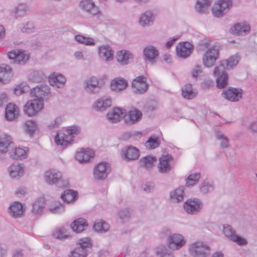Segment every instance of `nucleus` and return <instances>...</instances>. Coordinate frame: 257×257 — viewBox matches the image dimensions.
<instances>
[{
	"instance_id": "f257e3e1",
	"label": "nucleus",
	"mask_w": 257,
	"mask_h": 257,
	"mask_svg": "<svg viewBox=\"0 0 257 257\" xmlns=\"http://www.w3.org/2000/svg\"><path fill=\"white\" fill-rule=\"evenodd\" d=\"M80 133V128L77 126H71L64 131L57 133L55 137V142L58 146H61L63 148L70 145L73 141L74 135H77Z\"/></svg>"
},
{
	"instance_id": "f03ea898",
	"label": "nucleus",
	"mask_w": 257,
	"mask_h": 257,
	"mask_svg": "<svg viewBox=\"0 0 257 257\" xmlns=\"http://www.w3.org/2000/svg\"><path fill=\"white\" fill-rule=\"evenodd\" d=\"M78 244V246L71 251L70 257H86L88 248L92 246L91 240L89 237L79 239Z\"/></svg>"
},
{
	"instance_id": "7ed1b4c3",
	"label": "nucleus",
	"mask_w": 257,
	"mask_h": 257,
	"mask_svg": "<svg viewBox=\"0 0 257 257\" xmlns=\"http://www.w3.org/2000/svg\"><path fill=\"white\" fill-rule=\"evenodd\" d=\"M209 247L202 242H195L189 246V252L193 257H207L209 254Z\"/></svg>"
},
{
	"instance_id": "20e7f679",
	"label": "nucleus",
	"mask_w": 257,
	"mask_h": 257,
	"mask_svg": "<svg viewBox=\"0 0 257 257\" xmlns=\"http://www.w3.org/2000/svg\"><path fill=\"white\" fill-rule=\"evenodd\" d=\"M43 106L42 99H34L27 102L24 106V111L29 116H33L41 111Z\"/></svg>"
},
{
	"instance_id": "39448f33",
	"label": "nucleus",
	"mask_w": 257,
	"mask_h": 257,
	"mask_svg": "<svg viewBox=\"0 0 257 257\" xmlns=\"http://www.w3.org/2000/svg\"><path fill=\"white\" fill-rule=\"evenodd\" d=\"M10 59L13 60L14 63L24 65L29 59V54L25 50L21 49L14 50L8 54Z\"/></svg>"
},
{
	"instance_id": "423d86ee",
	"label": "nucleus",
	"mask_w": 257,
	"mask_h": 257,
	"mask_svg": "<svg viewBox=\"0 0 257 257\" xmlns=\"http://www.w3.org/2000/svg\"><path fill=\"white\" fill-rule=\"evenodd\" d=\"M111 171L110 165L106 162H101L96 166L93 170V176L95 179H105Z\"/></svg>"
},
{
	"instance_id": "0eeeda50",
	"label": "nucleus",
	"mask_w": 257,
	"mask_h": 257,
	"mask_svg": "<svg viewBox=\"0 0 257 257\" xmlns=\"http://www.w3.org/2000/svg\"><path fill=\"white\" fill-rule=\"evenodd\" d=\"M232 4L231 0H219L212 7V13L216 17H222L229 11Z\"/></svg>"
},
{
	"instance_id": "6e6552de",
	"label": "nucleus",
	"mask_w": 257,
	"mask_h": 257,
	"mask_svg": "<svg viewBox=\"0 0 257 257\" xmlns=\"http://www.w3.org/2000/svg\"><path fill=\"white\" fill-rule=\"evenodd\" d=\"M79 8L90 16H94L100 14L99 8L92 0H82L79 4Z\"/></svg>"
},
{
	"instance_id": "1a4fd4ad",
	"label": "nucleus",
	"mask_w": 257,
	"mask_h": 257,
	"mask_svg": "<svg viewBox=\"0 0 257 257\" xmlns=\"http://www.w3.org/2000/svg\"><path fill=\"white\" fill-rule=\"evenodd\" d=\"M203 205L199 199H190L184 204V209L188 214H196L201 211Z\"/></svg>"
},
{
	"instance_id": "9d476101",
	"label": "nucleus",
	"mask_w": 257,
	"mask_h": 257,
	"mask_svg": "<svg viewBox=\"0 0 257 257\" xmlns=\"http://www.w3.org/2000/svg\"><path fill=\"white\" fill-rule=\"evenodd\" d=\"M214 75L216 77L217 86L219 88L224 87L228 82V76L225 72V67L222 65L216 66L213 71Z\"/></svg>"
},
{
	"instance_id": "9b49d317",
	"label": "nucleus",
	"mask_w": 257,
	"mask_h": 257,
	"mask_svg": "<svg viewBox=\"0 0 257 257\" xmlns=\"http://www.w3.org/2000/svg\"><path fill=\"white\" fill-rule=\"evenodd\" d=\"M242 94L243 90L241 88L229 87L223 90L222 95L224 98L230 101L236 102L241 99Z\"/></svg>"
},
{
	"instance_id": "f8f14e48",
	"label": "nucleus",
	"mask_w": 257,
	"mask_h": 257,
	"mask_svg": "<svg viewBox=\"0 0 257 257\" xmlns=\"http://www.w3.org/2000/svg\"><path fill=\"white\" fill-rule=\"evenodd\" d=\"M219 51L214 47L209 48L204 54L203 62L204 65L207 67H210L214 65L218 58Z\"/></svg>"
},
{
	"instance_id": "ddd939ff",
	"label": "nucleus",
	"mask_w": 257,
	"mask_h": 257,
	"mask_svg": "<svg viewBox=\"0 0 257 257\" xmlns=\"http://www.w3.org/2000/svg\"><path fill=\"white\" fill-rule=\"evenodd\" d=\"M186 242V241L183 236L180 234H173L168 238V247L173 250L180 249Z\"/></svg>"
},
{
	"instance_id": "4468645a",
	"label": "nucleus",
	"mask_w": 257,
	"mask_h": 257,
	"mask_svg": "<svg viewBox=\"0 0 257 257\" xmlns=\"http://www.w3.org/2000/svg\"><path fill=\"white\" fill-rule=\"evenodd\" d=\"M147 78L144 76H139L132 82V87L134 92L137 94H143L148 88Z\"/></svg>"
},
{
	"instance_id": "2eb2a0df",
	"label": "nucleus",
	"mask_w": 257,
	"mask_h": 257,
	"mask_svg": "<svg viewBox=\"0 0 257 257\" xmlns=\"http://www.w3.org/2000/svg\"><path fill=\"white\" fill-rule=\"evenodd\" d=\"M44 178L49 185L58 184L62 180V175L56 169H50L45 172Z\"/></svg>"
},
{
	"instance_id": "dca6fc26",
	"label": "nucleus",
	"mask_w": 257,
	"mask_h": 257,
	"mask_svg": "<svg viewBox=\"0 0 257 257\" xmlns=\"http://www.w3.org/2000/svg\"><path fill=\"white\" fill-rule=\"evenodd\" d=\"M193 49V45L189 42L180 43L176 46V54L180 58H186L192 53Z\"/></svg>"
},
{
	"instance_id": "f3484780",
	"label": "nucleus",
	"mask_w": 257,
	"mask_h": 257,
	"mask_svg": "<svg viewBox=\"0 0 257 257\" xmlns=\"http://www.w3.org/2000/svg\"><path fill=\"white\" fill-rule=\"evenodd\" d=\"M223 232L227 237L239 245H244L246 243L245 239L237 235L229 225H223Z\"/></svg>"
},
{
	"instance_id": "a211bd4d",
	"label": "nucleus",
	"mask_w": 257,
	"mask_h": 257,
	"mask_svg": "<svg viewBox=\"0 0 257 257\" xmlns=\"http://www.w3.org/2000/svg\"><path fill=\"white\" fill-rule=\"evenodd\" d=\"M122 157L126 161L137 160L140 156V151L135 147L127 146L121 151Z\"/></svg>"
},
{
	"instance_id": "6ab92c4d",
	"label": "nucleus",
	"mask_w": 257,
	"mask_h": 257,
	"mask_svg": "<svg viewBox=\"0 0 257 257\" xmlns=\"http://www.w3.org/2000/svg\"><path fill=\"white\" fill-rule=\"evenodd\" d=\"M84 88L85 91L90 93H96L99 91V81L97 78L91 77L84 82Z\"/></svg>"
},
{
	"instance_id": "aec40b11",
	"label": "nucleus",
	"mask_w": 257,
	"mask_h": 257,
	"mask_svg": "<svg viewBox=\"0 0 257 257\" xmlns=\"http://www.w3.org/2000/svg\"><path fill=\"white\" fill-rule=\"evenodd\" d=\"M172 156L169 155L163 156L160 158L158 168L161 173H167L171 169L170 162L172 160Z\"/></svg>"
},
{
	"instance_id": "412c9836",
	"label": "nucleus",
	"mask_w": 257,
	"mask_h": 257,
	"mask_svg": "<svg viewBox=\"0 0 257 257\" xmlns=\"http://www.w3.org/2000/svg\"><path fill=\"white\" fill-rule=\"evenodd\" d=\"M143 53L145 60L151 64H154L155 62L156 58L159 56L158 49L153 46H148L145 48Z\"/></svg>"
},
{
	"instance_id": "4be33fe9",
	"label": "nucleus",
	"mask_w": 257,
	"mask_h": 257,
	"mask_svg": "<svg viewBox=\"0 0 257 257\" xmlns=\"http://www.w3.org/2000/svg\"><path fill=\"white\" fill-rule=\"evenodd\" d=\"M125 114V110L115 107L107 113V117L110 121L114 123L119 121Z\"/></svg>"
},
{
	"instance_id": "5701e85b",
	"label": "nucleus",
	"mask_w": 257,
	"mask_h": 257,
	"mask_svg": "<svg viewBox=\"0 0 257 257\" xmlns=\"http://www.w3.org/2000/svg\"><path fill=\"white\" fill-rule=\"evenodd\" d=\"M19 111V108L16 105L10 103L6 108L5 117L9 121H13L18 117Z\"/></svg>"
},
{
	"instance_id": "b1692460",
	"label": "nucleus",
	"mask_w": 257,
	"mask_h": 257,
	"mask_svg": "<svg viewBox=\"0 0 257 257\" xmlns=\"http://www.w3.org/2000/svg\"><path fill=\"white\" fill-rule=\"evenodd\" d=\"M8 170L12 178L19 179L24 174L25 167L23 164H13L9 168Z\"/></svg>"
},
{
	"instance_id": "393cba45",
	"label": "nucleus",
	"mask_w": 257,
	"mask_h": 257,
	"mask_svg": "<svg viewBox=\"0 0 257 257\" xmlns=\"http://www.w3.org/2000/svg\"><path fill=\"white\" fill-rule=\"evenodd\" d=\"M93 156V152L89 149H81L80 151L77 152L75 158L79 163H85L88 162Z\"/></svg>"
},
{
	"instance_id": "a878e982",
	"label": "nucleus",
	"mask_w": 257,
	"mask_h": 257,
	"mask_svg": "<svg viewBox=\"0 0 257 257\" xmlns=\"http://www.w3.org/2000/svg\"><path fill=\"white\" fill-rule=\"evenodd\" d=\"M50 93V88L48 85H41L32 89L31 91L32 96L36 97V99H42L43 97Z\"/></svg>"
},
{
	"instance_id": "bb28decb",
	"label": "nucleus",
	"mask_w": 257,
	"mask_h": 257,
	"mask_svg": "<svg viewBox=\"0 0 257 257\" xmlns=\"http://www.w3.org/2000/svg\"><path fill=\"white\" fill-rule=\"evenodd\" d=\"M49 82L52 86L62 88L65 84L66 78L61 74L54 73L49 77Z\"/></svg>"
},
{
	"instance_id": "cd10ccee",
	"label": "nucleus",
	"mask_w": 257,
	"mask_h": 257,
	"mask_svg": "<svg viewBox=\"0 0 257 257\" xmlns=\"http://www.w3.org/2000/svg\"><path fill=\"white\" fill-rule=\"evenodd\" d=\"M12 68L7 64L0 65V82L5 83L13 77Z\"/></svg>"
},
{
	"instance_id": "c85d7f7f",
	"label": "nucleus",
	"mask_w": 257,
	"mask_h": 257,
	"mask_svg": "<svg viewBox=\"0 0 257 257\" xmlns=\"http://www.w3.org/2000/svg\"><path fill=\"white\" fill-rule=\"evenodd\" d=\"M88 226V223L85 219L79 218L74 220L70 225L72 230L77 233H80L85 230Z\"/></svg>"
},
{
	"instance_id": "c756f323",
	"label": "nucleus",
	"mask_w": 257,
	"mask_h": 257,
	"mask_svg": "<svg viewBox=\"0 0 257 257\" xmlns=\"http://www.w3.org/2000/svg\"><path fill=\"white\" fill-rule=\"evenodd\" d=\"M98 52L100 57L105 61H109L113 59V52L108 45L101 46L98 49Z\"/></svg>"
},
{
	"instance_id": "7c9ffc66",
	"label": "nucleus",
	"mask_w": 257,
	"mask_h": 257,
	"mask_svg": "<svg viewBox=\"0 0 257 257\" xmlns=\"http://www.w3.org/2000/svg\"><path fill=\"white\" fill-rule=\"evenodd\" d=\"M24 211L22 204L19 202H15L9 208L10 215L15 218L21 217Z\"/></svg>"
},
{
	"instance_id": "2f4dec72",
	"label": "nucleus",
	"mask_w": 257,
	"mask_h": 257,
	"mask_svg": "<svg viewBox=\"0 0 257 257\" xmlns=\"http://www.w3.org/2000/svg\"><path fill=\"white\" fill-rule=\"evenodd\" d=\"M127 85V82L125 79L117 78L112 80L110 87L113 91L119 92L125 89Z\"/></svg>"
},
{
	"instance_id": "473e14b6",
	"label": "nucleus",
	"mask_w": 257,
	"mask_h": 257,
	"mask_svg": "<svg viewBox=\"0 0 257 257\" xmlns=\"http://www.w3.org/2000/svg\"><path fill=\"white\" fill-rule=\"evenodd\" d=\"M133 58L131 53L126 50H121L116 54V59L121 65H125L129 63L130 60Z\"/></svg>"
},
{
	"instance_id": "72a5a7b5",
	"label": "nucleus",
	"mask_w": 257,
	"mask_h": 257,
	"mask_svg": "<svg viewBox=\"0 0 257 257\" xmlns=\"http://www.w3.org/2000/svg\"><path fill=\"white\" fill-rule=\"evenodd\" d=\"M231 30L234 35L243 36L249 33L250 27L248 25L239 23L235 25Z\"/></svg>"
},
{
	"instance_id": "f704fd0d",
	"label": "nucleus",
	"mask_w": 257,
	"mask_h": 257,
	"mask_svg": "<svg viewBox=\"0 0 257 257\" xmlns=\"http://www.w3.org/2000/svg\"><path fill=\"white\" fill-rule=\"evenodd\" d=\"M53 236L60 240H65L71 237L68 229L64 226L56 229L53 233Z\"/></svg>"
},
{
	"instance_id": "c9c22d12",
	"label": "nucleus",
	"mask_w": 257,
	"mask_h": 257,
	"mask_svg": "<svg viewBox=\"0 0 257 257\" xmlns=\"http://www.w3.org/2000/svg\"><path fill=\"white\" fill-rule=\"evenodd\" d=\"M184 192L182 187H179L170 193V199L173 202L179 203L184 199Z\"/></svg>"
},
{
	"instance_id": "e433bc0d",
	"label": "nucleus",
	"mask_w": 257,
	"mask_h": 257,
	"mask_svg": "<svg viewBox=\"0 0 257 257\" xmlns=\"http://www.w3.org/2000/svg\"><path fill=\"white\" fill-rule=\"evenodd\" d=\"M154 22V16L151 11H146L140 18L139 22L143 27L149 26Z\"/></svg>"
},
{
	"instance_id": "4c0bfd02",
	"label": "nucleus",
	"mask_w": 257,
	"mask_h": 257,
	"mask_svg": "<svg viewBox=\"0 0 257 257\" xmlns=\"http://www.w3.org/2000/svg\"><path fill=\"white\" fill-rule=\"evenodd\" d=\"M111 105L110 98L103 97L97 100L94 105L95 108L97 110H103Z\"/></svg>"
},
{
	"instance_id": "58836bf2",
	"label": "nucleus",
	"mask_w": 257,
	"mask_h": 257,
	"mask_svg": "<svg viewBox=\"0 0 257 257\" xmlns=\"http://www.w3.org/2000/svg\"><path fill=\"white\" fill-rule=\"evenodd\" d=\"M239 62V57L237 55L230 56L227 60H223L219 65L225 67V69L230 70L236 65Z\"/></svg>"
},
{
	"instance_id": "ea45409f",
	"label": "nucleus",
	"mask_w": 257,
	"mask_h": 257,
	"mask_svg": "<svg viewBox=\"0 0 257 257\" xmlns=\"http://www.w3.org/2000/svg\"><path fill=\"white\" fill-rule=\"evenodd\" d=\"M45 208V202L42 198L37 199L33 204L32 212L34 215H40L42 214Z\"/></svg>"
},
{
	"instance_id": "a19ab883",
	"label": "nucleus",
	"mask_w": 257,
	"mask_h": 257,
	"mask_svg": "<svg viewBox=\"0 0 257 257\" xmlns=\"http://www.w3.org/2000/svg\"><path fill=\"white\" fill-rule=\"evenodd\" d=\"M182 95L185 99H191L196 96L197 93L193 91L191 84H187L182 87Z\"/></svg>"
},
{
	"instance_id": "79ce46f5",
	"label": "nucleus",
	"mask_w": 257,
	"mask_h": 257,
	"mask_svg": "<svg viewBox=\"0 0 257 257\" xmlns=\"http://www.w3.org/2000/svg\"><path fill=\"white\" fill-rule=\"evenodd\" d=\"M156 159L151 156H146L140 159L139 161L140 165L147 169H150L153 168L154 163L156 162Z\"/></svg>"
},
{
	"instance_id": "37998d69",
	"label": "nucleus",
	"mask_w": 257,
	"mask_h": 257,
	"mask_svg": "<svg viewBox=\"0 0 257 257\" xmlns=\"http://www.w3.org/2000/svg\"><path fill=\"white\" fill-rule=\"evenodd\" d=\"M78 193L76 191L69 189L65 190L61 195V199L64 202L70 203L74 201L77 197Z\"/></svg>"
},
{
	"instance_id": "c03bdc74",
	"label": "nucleus",
	"mask_w": 257,
	"mask_h": 257,
	"mask_svg": "<svg viewBox=\"0 0 257 257\" xmlns=\"http://www.w3.org/2000/svg\"><path fill=\"white\" fill-rule=\"evenodd\" d=\"M209 0H198L195 6V9L199 13H205L210 6Z\"/></svg>"
},
{
	"instance_id": "a18cd8bd",
	"label": "nucleus",
	"mask_w": 257,
	"mask_h": 257,
	"mask_svg": "<svg viewBox=\"0 0 257 257\" xmlns=\"http://www.w3.org/2000/svg\"><path fill=\"white\" fill-rule=\"evenodd\" d=\"M128 116L130 121L132 123H135L141 120L142 113L140 110L134 108L129 111Z\"/></svg>"
},
{
	"instance_id": "49530a36",
	"label": "nucleus",
	"mask_w": 257,
	"mask_h": 257,
	"mask_svg": "<svg viewBox=\"0 0 257 257\" xmlns=\"http://www.w3.org/2000/svg\"><path fill=\"white\" fill-rule=\"evenodd\" d=\"M11 143H12V139L10 136L0 137V153L7 152Z\"/></svg>"
},
{
	"instance_id": "de8ad7c7",
	"label": "nucleus",
	"mask_w": 257,
	"mask_h": 257,
	"mask_svg": "<svg viewBox=\"0 0 257 257\" xmlns=\"http://www.w3.org/2000/svg\"><path fill=\"white\" fill-rule=\"evenodd\" d=\"M94 230L98 232H106L108 230L109 225L105 221L100 220L96 221L93 225Z\"/></svg>"
},
{
	"instance_id": "09e8293b",
	"label": "nucleus",
	"mask_w": 257,
	"mask_h": 257,
	"mask_svg": "<svg viewBox=\"0 0 257 257\" xmlns=\"http://www.w3.org/2000/svg\"><path fill=\"white\" fill-rule=\"evenodd\" d=\"M215 137L217 140L220 142V147L222 149L228 148L229 145L228 139L221 132H216L215 133Z\"/></svg>"
},
{
	"instance_id": "8fccbe9b",
	"label": "nucleus",
	"mask_w": 257,
	"mask_h": 257,
	"mask_svg": "<svg viewBox=\"0 0 257 257\" xmlns=\"http://www.w3.org/2000/svg\"><path fill=\"white\" fill-rule=\"evenodd\" d=\"M201 177L200 173L191 174L186 179V185L187 186H193L197 184Z\"/></svg>"
},
{
	"instance_id": "3c124183",
	"label": "nucleus",
	"mask_w": 257,
	"mask_h": 257,
	"mask_svg": "<svg viewBox=\"0 0 257 257\" xmlns=\"http://www.w3.org/2000/svg\"><path fill=\"white\" fill-rule=\"evenodd\" d=\"M46 78V76L43 72L38 71L32 72L29 76L31 81L36 82H40L45 79Z\"/></svg>"
},
{
	"instance_id": "603ef678",
	"label": "nucleus",
	"mask_w": 257,
	"mask_h": 257,
	"mask_svg": "<svg viewBox=\"0 0 257 257\" xmlns=\"http://www.w3.org/2000/svg\"><path fill=\"white\" fill-rule=\"evenodd\" d=\"M27 154L26 150L21 148H17L15 151L11 154V157L14 159H23L27 157Z\"/></svg>"
},
{
	"instance_id": "864d4df0",
	"label": "nucleus",
	"mask_w": 257,
	"mask_h": 257,
	"mask_svg": "<svg viewBox=\"0 0 257 257\" xmlns=\"http://www.w3.org/2000/svg\"><path fill=\"white\" fill-rule=\"evenodd\" d=\"M75 40L78 43L85 45L94 46L95 43L94 40L89 37H86L82 35H77L75 36Z\"/></svg>"
},
{
	"instance_id": "5fc2aeb1",
	"label": "nucleus",
	"mask_w": 257,
	"mask_h": 257,
	"mask_svg": "<svg viewBox=\"0 0 257 257\" xmlns=\"http://www.w3.org/2000/svg\"><path fill=\"white\" fill-rule=\"evenodd\" d=\"M159 145L160 141L158 138L155 136L150 137L145 143L146 147L149 149L156 148L159 147Z\"/></svg>"
},
{
	"instance_id": "6e6d98bb",
	"label": "nucleus",
	"mask_w": 257,
	"mask_h": 257,
	"mask_svg": "<svg viewBox=\"0 0 257 257\" xmlns=\"http://www.w3.org/2000/svg\"><path fill=\"white\" fill-rule=\"evenodd\" d=\"M25 132L30 135H32L37 128L36 122L33 120H28L24 124Z\"/></svg>"
},
{
	"instance_id": "4d7b16f0",
	"label": "nucleus",
	"mask_w": 257,
	"mask_h": 257,
	"mask_svg": "<svg viewBox=\"0 0 257 257\" xmlns=\"http://www.w3.org/2000/svg\"><path fill=\"white\" fill-rule=\"evenodd\" d=\"M29 9L28 6L21 4L19 5L15 9V14L17 17L24 16L28 12Z\"/></svg>"
},
{
	"instance_id": "13d9d810",
	"label": "nucleus",
	"mask_w": 257,
	"mask_h": 257,
	"mask_svg": "<svg viewBox=\"0 0 257 257\" xmlns=\"http://www.w3.org/2000/svg\"><path fill=\"white\" fill-rule=\"evenodd\" d=\"M214 190V186L212 184L204 181L201 184L200 187V191L203 193H207L213 191Z\"/></svg>"
},
{
	"instance_id": "bf43d9fd",
	"label": "nucleus",
	"mask_w": 257,
	"mask_h": 257,
	"mask_svg": "<svg viewBox=\"0 0 257 257\" xmlns=\"http://www.w3.org/2000/svg\"><path fill=\"white\" fill-rule=\"evenodd\" d=\"M34 25L32 22H27L22 28V31L23 33H31L33 32Z\"/></svg>"
},
{
	"instance_id": "052dcab7",
	"label": "nucleus",
	"mask_w": 257,
	"mask_h": 257,
	"mask_svg": "<svg viewBox=\"0 0 257 257\" xmlns=\"http://www.w3.org/2000/svg\"><path fill=\"white\" fill-rule=\"evenodd\" d=\"M65 210V208L62 204H59L54 207H51L50 211L51 212L55 214H59L63 212Z\"/></svg>"
},
{
	"instance_id": "680f3d73",
	"label": "nucleus",
	"mask_w": 257,
	"mask_h": 257,
	"mask_svg": "<svg viewBox=\"0 0 257 257\" xmlns=\"http://www.w3.org/2000/svg\"><path fill=\"white\" fill-rule=\"evenodd\" d=\"M202 72V66L200 65H196L192 70V76L197 78L199 74Z\"/></svg>"
},
{
	"instance_id": "e2e57ef3",
	"label": "nucleus",
	"mask_w": 257,
	"mask_h": 257,
	"mask_svg": "<svg viewBox=\"0 0 257 257\" xmlns=\"http://www.w3.org/2000/svg\"><path fill=\"white\" fill-rule=\"evenodd\" d=\"M119 215L121 219H124L129 217L130 213L127 209H125L119 212Z\"/></svg>"
},
{
	"instance_id": "0e129e2a",
	"label": "nucleus",
	"mask_w": 257,
	"mask_h": 257,
	"mask_svg": "<svg viewBox=\"0 0 257 257\" xmlns=\"http://www.w3.org/2000/svg\"><path fill=\"white\" fill-rule=\"evenodd\" d=\"M154 186L152 184H145L142 185V188L146 192H150L153 190Z\"/></svg>"
},
{
	"instance_id": "69168bd1",
	"label": "nucleus",
	"mask_w": 257,
	"mask_h": 257,
	"mask_svg": "<svg viewBox=\"0 0 257 257\" xmlns=\"http://www.w3.org/2000/svg\"><path fill=\"white\" fill-rule=\"evenodd\" d=\"M212 84V81L211 80H205L201 84V87L204 89L209 88Z\"/></svg>"
},
{
	"instance_id": "338daca9",
	"label": "nucleus",
	"mask_w": 257,
	"mask_h": 257,
	"mask_svg": "<svg viewBox=\"0 0 257 257\" xmlns=\"http://www.w3.org/2000/svg\"><path fill=\"white\" fill-rule=\"evenodd\" d=\"M23 252L21 249L15 250L12 254V257H23Z\"/></svg>"
},
{
	"instance_id": "774afa93",
	"label": "nucleus",
	"mask_w": 257,
	"mask_h": 257,
	"mask_svg": "<svg viewBox=\"0 0 257 257\" xmlns=\"http://www.w3.org/2000/svg\"><path fill=\"white\" fill-rule=\"evenodd\" d=\"M248 127L252 131L257 132V119L251 122L249 125Z\"/></svg>"
}]
</instances>
